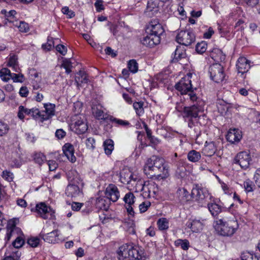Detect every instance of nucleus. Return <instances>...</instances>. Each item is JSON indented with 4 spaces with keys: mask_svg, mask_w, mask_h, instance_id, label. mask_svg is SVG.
<instances>
[{
    "mask_svg": "<svg viewBox=\"0 0 260 260\" xmlns=\"http://www.w3.org/2000/svg\"><path fill=\"white\" fill-rule=\"evenodd\" d=\"M244 187L247 192H251L253 191V188L254 185L253 182L250 180H247L244 182Z\"/></svg>",
    "mask_w": 260,
    "mask_h": 260,
    "instance_id": "obj_54",
    "label": "nucleus"
},
{
    "mask_svg": "<svg viewBox=\"0 0 260 260\" xmlns=\"http://www.w3.org/2000/svg\"><path fill=\"white\" fill-rule=\"evenodd\" d=\"M127 66L129 70L132 73H135L138 71V64L135 60L132 59L129 60Z\"/></svg>",
    "mask_w": 260,
    "mask_h": 260,
    "instance_id": "obj_44",
    "label": "nucleus"
},
{
    "mask_svg": "<svg viewBox=\"0 0 260 260\" xmlns=\"http://www.w3.org/2000/svg\"><path fill=\"white\" fill-rule=\"evenodd\" d=\"M192 73H189L186 76L182 78L176 84L175 88L180 92L181 94L186 95L187 100L190 99V94L195 93L192 90V87L191 81Z\"/></svg>",
    "mask_w": 260,
    "mask_h": 260,
    "instance_id": "obj_6",
    "label": "nucleus"
},
{
    "mask_svg": "<svg viewBox=\"0 0 260 260\" xmlns=\"http://www.w3.org/2000/svg\"><path fill=\"white\" fill-rule=\"evenodd\" d=\"M48 165L49 166V170L53 171L56 169L58 165L55 160H50L48 161Z\"/></svg>",
    "mask_w": 260,
    "mask_h": 260,
    "instance_id": "obj_64",
    "label": "nucleus"
},
{
    "mask_svg": "<svg viewBox=\"0 0 260 260\" xmlns=\"http://www.w3.org/2000/svg\"><path fill=\"white\" fill-rule=\"evenodd\" d=\"M151 203L149 201L143 202L139 205V210L141 213L146 212L149 207H150Z\"/></svg>",
    "mask_w": 260,
    "mask_h": 260,
    "instance_id": "obj_56",
    "label": "nucleus"
},
{
    "mask_svg": "<svg viewBox=\"0 0 260 260\" xmlns=\"http://www.w3.org/2000/svg\"><path fill=\"white\" fill-rule=\"evenodd\" d=\"M44 111H42V121L46 120L52 117L55 114V105L51 103L44 104Z\"/></svg>",
    "mask_w": 260,
    "mask_h": 260,
    "instance_id": "obj_18",
    "label": "nucleus"
},
{
    "mask_svg": "<svg viewBox=\"0 0 260 260\" xmlns=\"http://www.w3.org/2000/svg\"><path fill=\"white\" fill-rule=\"evenodd\" d=\"M141 43L144 46L150 48L154 47L160 42V37L153 36V35L147 34L140 40Z\"/></svg>",
    "mask_w": 260,
    "mask_h": 260,
    "instance_id": "obj_16",
    "label": "nucleus"
},
{
    "mask_svg": "<svg viewBox=\"0 0 260 260\" xmlns=\"http://www.w3.org/2000/svg\"><path fill=\"white\" fill-rule=\"evenodd\" d=\"M110 120L113 122H115L118 125H128L129 124V123L127 121L123 120L121 119H117L116 118H114L113 117H111Z\"/></svg>",
    "mask_w": 260,
    "mask_h": 260,
    "instance_id": "obj_57",
    "label": "nucleus"
},
{
    "mask_svg": "<svg viewBox=\"0 0 260 260\" xmlns=\"http://www.w3.org/2000/svg\"><path fill=\"white\" fill-rule=\"evenodd\" d=\"M177 246H180L183 250H187L189 246V243L187 240L178 239L175 241Z\"/></svg>",
    "mask_w": 260,
    "mask_h": 260,
    "instance_id": "obj_45",
    "label": "nucleus"
},
{
    "mask_svg": "<svg viewBox=\"0 0 260 260\" xmlns=\"http://www.w3.org/2000/svg\"><path fill=\"white\" fill-rule=\"evenodd\" d=\"M207 44L204 41L197 43L196 46V51L200 54L204 53L207 49Z\"/></svg>",
    "mask_w": 260,
    "mask_h": 260,
    "instance_id": "obj_43",
    "label": "nucleus"
},
{
    "mask_svg": "<svg viewBox=\"0 0 260 260\" xmlns=\"http://www.w3.org/2000/svg\"><path fill=\"white\" fill-rule=\"evenodd\" d=\"M54 46V41L51 37H48L47 42L42 45V48L45 51H50Z\"/></svg>",
    "mask_w": 260,
    "mask_h": 260,
    "instance_id": "obj_47",
    "label": "nucleus"
},
{
    "mask_svg": "<svg viewBox=\"0 0 260 260\" xmlns=\"http://www.w3.org/2000/svg\"><path fill=\"white\" fill-rule=\"evenodd\" d=\"M34 158L36 163L38 164L39 165H41L45 159V156L42 153H36L34 154Z\"/></svg>",
    "mask_w": 260,
    "mask_h": 260,
    "instance_id": "obj_49",
    "label": "nucleus"
},
{
    "mask_svg": "<svg viewBox=\"0 0 260 260\" xmlns=\"http://www.w3.org/2000/svg\"><path fill=\"white\" fill-rule=\"evenodd\" d=\"M67 177L69 183L66 189V194L71 198L82 196L84 183L78 173L75 170H71L68 172Z\"/></svg>",
    "mask_w": 260,
    "mask_h": 260,
    "instance_id": "obj_3",
    "label": "nucleus"
},
{
    "mask_svg": "<svg viewBox=\"0 0 260 260\" xmlns=\"http://www.w3.org/2000/svg\"><path fill=\"white\" fill-rule=\"evenodd\" d=\"M241 260H259V258L249 252H244L241 254Z\"/></svg>",
    "mask_w": 260,
    "mask_h": 260,
    "instance_id": "obj_41",
    "label": "nucleus"
},
{
    "mask_svg": "<svg viewBox=\"0 0 260 260\" xmlns=\"http://www.w3.org/2000/svg\"><path fill=\"white\" fill-rule=\"evenodd\" d=\"M169 220L166 218H160L157 221V225L160 231H166L169 228Z\"/></svg>",
    "mask_w": 260,
    "mask_h": 260,
    "instance_id": "obj_34",
    "label": "nucleus"
},
{
    "mask_svg": "<svg viewBox=\"0 0 260 260\" xmlns=\"http://www.w3.org/2000/svg\"><path fill=\"white\" fill-rule=\"evenodd\" d=\"M58 231L54 230L47 234L41 233L40 236L41 238L46 242L49 243H55L57 242L59 239L58 236Z\"/></svg>",
    "mask_w": 260,
    "mask_h": 260,
    "instance_id": "obj_23",
    "label": "nucleus"
},
{
    "mask_svg": "<svg viewBox=\"0 0 260 260\" xmlns=\"http://www.w3.org/2000/svg\"><path fill=\"white\" fill-rule=\"evenodd\" d=\"M11 79H12L15 82H23L24 81V76L22 74L12 73Z\"/></svg>",
    "mask_w": 260,
    "mask_h": 260,
    "instance_id": "obj_52",
    "label": "nucleus"
},
{
    "mask_svg": "<svg viewBox=\"0 0 260 260\" xmlns=\"http://www.w3.org/2000/svg\"><path fill=\"white\" fill-rule=\"evenodd\" d=\"M143 250L138 246L123 245L118 251V260H145Z\"/></svg>",
    "mask_w": 260,
    "mask_h": 260,
    "instance_id": "obj_4",
    "label": "nucleus"
},
{
    "mask_svg": "<svg viewBox=\"0 0 260 260\" xmlns=\"http://www.w3.org/2000/svg\"><path fill=\"white\" fill-rule=\"evenodd\" d=\"M191 197L201 204L205 203L208 199L211 200L212 198L208 189L199 184L193 186L191 190Z\"/></svg>",
    "mask_w": 260,
    "mask_h": 260,
    "instance_id": "obj_7",
    "label": "nucleus"
},
{
    "mask_svg": "<svg viewBox=\"0 0 260 260\" xmlns=\"http://www.w3.org/2000/svg\"><path fill=\"white\" fill-rule=\"evenodd\" d=\"M251 160V158L249 152L241 151L235 157L233 162L239 165L242 169H246L249 167Z\"/></svg>",
    "mask_w": 260,
    "mask_h": 260,
    "instance_id": "obj_10",
    "label": "nucleus"
},
{
    "mask_svg": "<svg viewBox=\"0 0 260 260\" xmlns=\"http://www.w3.org/2000/svg\"><path fill=\"white\" fill-rule=\"evenodd\" d=\"M144 181L137 178H132L127 184L129 190L136 192L141 191L144 189Z\"/></svg>",
    "mask_w": 260,
    "mask_h": 260,
    "instance_id": "obj_17",
    "label": "nucleus"
},
{
    "mask_svg": "<svg viewBox=\"0 0 260 260\" xmlns=\"http://www.w3.org/2000/svg\"><path fill=\"white\" fill-rule=\"evenodd\" d=\"M78 74L79 75V76L75 78V81L78 84H79V83L81 84L87 83L88 82V79L87 78V76L84 72L80 71L78 73Z\"/></svg>",
    "mask_w": 260,
    "mask_h": 260,
    "instance_id": "obj_37",
    "label": "nucleus"
},
{
    "mask_svg": "<svg viewBox=\"0 0 260 260\" xmlns=\"http://www.w3.org/2000/svg\"><path fill=\"white\" fill-rule=\"evenodd\" d=\"M105 194L107 199L113 202L117 201L120 197V193L117 186L110 184L106 188Z\"/></svg>",
    "mask_w": 260,
    "mask_h": 260,
    "instance_id": "obj_14",
    "label": "nucleus"
},
{
    "mask_svg": "<svg viewBox=\"0 0 260 260\" xmlns=\"http://www.w3.org/2000/svg\"><path fill=\"white\" fill-rule=\"evenodd\" d=\"M27 242L31 247H37L40 243V239L37 237H31L28 239Z\"/></svg>",
    "mask_w": 260,
    "mask_h": 260,
    "instance_id": "obj_51",
    "label": "nucleus"
},
{
    "mask_svg": "<svg viewBox=\"0 0 260 260\" xmlns=\"http://www.w3.org/2000/svg\"><path fill=\"white\" fill-rule=\"evenodd\" d=\"M12 73L7 68H3L0 71V77L4 81H8L11 79Z\"/></svg>",
    "mask_w": 260,
    "mask_h": 260,
    "instance_id": "obj_36",
    "label": "nucleus"
},
{
    "mask_svg": "<svg viewBox=\"0 0 260 260\" xmlns=\"http://www.w3.org/2000/svg\"><path fill=\"white\" fill-rule=\"evenodd\" d=\"M2 177L7 181L11 182L13 181L14 175L11 172L8 170H5L3 172Z\"/></svg>",
    "mask_w": 260,
    "mask_h": 260,
    "instance_id": "obj_53",
    "label": "nucleus"
},
{
    "mask_svg": "<svg viewBox=\"0 0 260 260\" xmlns=\"http://www.w3.org/2000/svg\"><path fill=\"white\" fill-rule=\"evenodd\" d=\"M62 150L69 160L72 162L76 161V158L74 155V148L72 144L69 143L65 144L62 147Z\"/></svg>",
    "mask_w": 260,
    "mask_h": 260,
    "instance_id": "obj_22",
    "label": "nucleus"
},
{
    "mask_svg": "<svg viewBox=\"0 0 260 260\" xmlns=\"http://www.w3.org/2000/svg\"><path fill=\"white\" fill-rule=\"evenodd\" d=\"M185 55V53L184 50L182 49L181 47H177L174 52V57L173 59V61H178L181 58H184Z\"/></svg>",
    "mask_w": 260,
    "mask_h": 260,
    "instance_id": "obj_35",
    "label": "nucleus"
},
{
    "mask_svg": "<svg viewBox=\"0 0 260 260\" xmlns=\"http://www.w3.org/2000/svg\"><path fill=\"white\" fill-rule=\"evenodd\" d=\"M238 228L237 221L234 220L224 221L223 219H219L217 221L216 230L223 236H232Z\"/></svg>",
    "mask_w": 260,
    "mask_h": 260,
    "instance_id": "obj_5",
    "label": "nucleus"
},
{
    "mask_svg": "<svg viewBox=\"0 0 260 260\" xmlns=\"http://www.w3.org/2000/svg\"><path fill=\"white\" fill-rule=\"evenodd\" d=\"M61 11L64 14L68 15L70 18H72L75 16V13L70 10L68 7L62 8Z\"/></svg>",
    "mask_w": 260,
    "mask_h": 260,
    "instance_id": "obj_60",
    "label": "nucleus"
},
{
    "mask_svg": "<svg viewBox=\"0 0 260 260\" xmlns=\"http://www.w3.org/2000/svg\"><path fill=\"white\" fill-rule=\"evenodd\" d=\"M103 147L105 153L110 155L114 149V142L111 139H107L104 142Z\"/></svg>",
    "mask_w": 260,
    "mask_h": 260,
    "instance_id": "obj_33",
    "label": "nucleus"
},
{
    "mask_svg": "<svg viewBox=\"0 0 260 260\" xmlns=\"http://www.w3.org/2000/svg\"><path fill=\"white\" fill-rule=\"evenodd\" d=\"M24 114L27 115H31V109H27L25 108L23 106H20L19 107V111L18 112V117L21 120H23L24 118Z\"/></svg>",
    "mask_w": 260,
    "mask_h": 260,
    "instance_id": "obj_38",
    "label": "nucleus"
},
{
    "mask_svg": "<svg viewBox=\"0 0 260 260\" xmlns=\"http://www.w3.org/2000/svg\"><path fill=\"white\" fill-rule=\"evenodd\" d=\"M132 178V173L128 170H123L120 173V180L123 184L127 185Z\"/></svg>",
    "mask_w": 260,
    "mask_h": 260,
    "instance_id": "obj_28",
    "label": "nucleus"
},
{
    "mask_svg": "<svg viewBox=\"0 0 260 260\" xmlns=\"http://www.w3.org/2000/svg\"><path fill=\"white\" fill-rule=\"evenodd\" d=\"M36 209L38 214L44 219H51L54 216V211L44 203L37 204Z\"/></svg>",
    "mask_w": 260,
    "mask_h": 260,
    "instance_id": "obj_12",
    "label": "nucleus"
},
{
    "mask_svg": "<svg viewBox=\"0 0 260 260\" xmlns=\"http://www.w3.org/2000/svg\"><path fill=\"white\" fill-rule=\"evenodd\" d=\"M201 158L200 153L195 150H192L188 152L187 154L188 159L192 162L198 161Z\"/></svg>",
    "mask_w": 260,
    "mask_h": 260,
    "instance_id": "obj_32",
    "label": "nucleus"
},
{
    "mask_svg": "<svg viewBox=\"0 0 260 260\" xmlns=\"http://www.w3.org/2000/svg\"><path fill=\"white\" fill-rule=\"evenodd\" d=\"M144 172L150 177H154L157 179H165L169 176L168 167L165 164V159L155 155L147 159Z\"/></svg>",
    "mask_w": 260,
    "mask_h": 260,
    "instance_id": "obj_2",
    "label": "nucleus"
},
{
    "mask_svg": "<svg viewBox=\"0 0 260 260\" xmlns=\"http://www.w3.org/2000/svg\"><path fill=\"white\" fill-rule=\"evenodd\" d=\"M92 112L93 115L98 119H105L107 118L106 114H104L102 106L100 105L92 106Z\"/></svg>",
    "mask_w": 260,
    "mask_h": 260,
    "instance_id": "obj_25",
    "label": "nucleus"
},
{
    "mask_svg": "<svg viewBox=\"0 0 260 260\" xmlns=\"http://www.w3.org/2000/svg\"><path fill=\"white\" fill-rule=\"evenodd\" d=\"M164 31L162 26L157 20L151 21L146 29L147 34H152L153 36L157 37H160Z\"/></svg>",
    "mask_w": 260,
    "mask_h": 260,
    "instance_id": "obj_13",
    "label": "nucleus"
},
{
    "mask_svg": "<svg viewBox=\"0 0 260 260\" xmlns=\"http://www.w3.org/2000/svg\"><path fill=\"white\" fill-rule=\"evenodd\" d=\"M85 143L88 148L93 149L94 148L95 140L93 138L91 137L87 138L86 140Z\"/></svg>",
    "mask_w": 260,
    "mask_h": 260,
    "instance_id": "obj_61",
    "label": "nucleus"
},
{
    "mask_svg": "<svg viewBox=\"0 0 260 260\" xmlns=\"http://www.w3.org/2000/svg\"><path fill=\"white\" fill-rule=\"evenodd\" d=\"M9 126L7 123L0 120V136H3L8 133Z\"/></svg>",
    "mask_w": 260,
    "mask_h": 260,
    "instance_id": "obj_46",
    "label": "nucleus"
},
{
    "mask_svg": "<svg viewBox=\"0 0 260 260\" xmlns=\"http://www.w3.org/2000/svg\"><path fill=\"white\" fill-rule=\"evenodd\" d=\"M208 208L214 217L217 216L221 212V207L215 203H208Z\"/></svg>",
    "mask_w": 260,
    "mask_h": 260,
    "instance_id": "obj_30",
    "label": "nucleus"
},
{
    "mask_svg": "<svg viewBox=\"0 0 260 260\" xmlns=\"http://www.w3.org/2000/svg\"><path fill=\"white\" fill-rule=\"evenodd\" d=\"M95 205L96 208L107 211L109 208V200L107 199L99 197L96 199Z\"/></svg>",
    "mask_w": 260,
    "mask_h": 260,
    "instance_id": "obj_26",
    "label": "nucleus"
},
{
    "mask_svg": "<svg viewBox=\"0 0 260 260\" xmlns=\"http://www.w3.org/2000/svg\"><path fill=\"white\" fill-rule=\"evenodd\" d=\"M74 132L77 134L85 133L88 129L87 122L84 118L79 117L74 123L72 124Z\"/></svg>",
    "mask_w": 260,
    "mask_h": 260,
    "instance_id": "obj_15",
    "label": "nucleus"
},
{
    "mask_svg": "<svg viewBox=\"0 0 260 260\" xmlns=\"http://www.w3.org/2000/svg\"><path fill=\"white\" fill-rule=\"evenodd\" d=\"M176 40L180 44L189 46L194 43L196 36L191 30H181L177 35Z\"/></svg>",
    "mask_w": 260,
    "mask_h": 260,
    "instance_id": "obj_9",
    "label": "nucleus"
},
{
    "mask_svg": "<svg viewBox=\"0 0 260 260\" xmlns=\"http://www.w3.org/2000/svg\"><path fill=\"white\" fill-rule=\"evenodd\" d=\"M241 138V132L237 129H230L226 135V140L231 143L239 142Z\"/></svg>",
    "mask_w": 260,
    "mask_h": 260,
    "instance_id": "obj_20",
    "label": "nucleus"
},
{
    "mask_svg": "<svg viewBox=\"0 0 260 260\" xmlns=\"http://www.w3.org/2000/svg\"><path fill=\"white\" fill-rule=\"evenodd\" d=\"M135 197L131 192L126 193L123 198L126 205H133L135 203Z\"/></svg>",
    "mask_w": 260,
    "mask_h": 260,
    "instance_id": "obj_39",
    "label": "nucleus"
},
{
    "mask_svg": "<svg viewBox=\"0 0 260 260\" xmlns=\"http://www.w3.org/2000/svg\"><path fill=\"white\" fill-rule=\"evenodd\" d=\"M158 7L156 3L149 1L147 3L146 13H148L149 16L153 15L158 12Z\"/></svg>",
    "mask_w": 260,
    "mask_h": 260,
    "instance_id": "obj_29",
    "label": "nucleus"
},
{
    "mask_svg": "<svg viewBox=\"0 0 260 260\" xmlns=\"http://www.w3.org/2000/svg\"><path fill=\"white\" fill-rule=\"evenodd\" d=\"M193 104L183 108V118L187 122L188 126L198 138L201 136L204 126L207 123L206 116L203 112L204 110L205 102L198 97L196 93L190 94L189 100Z\"/></svg>",
    "mask_w": 260,
    "mask_h": 260,
    "instance_id": "obj_1",
    "label": "nucleus"
},
{
    "mask_svg": "<svg viewBox=\"0 0 260 260\" xmlns=\"http://www.w3.org/2000/svg\"><path fill=\"white\" fill-rule=\"evenodd\" d=\"M211 58L216 62H222L224 60L225 55L222 51L218 49H214L211 53Z\"/></svg>",
    "mask_w": 260,
    "mask_h": 260,
    "instance_id": "obj_27",
    "label": "nucleus"
},
{
    "mask_svg": "<svg viewBox=\"0 0 260 260\" xmlns=\"http://www.w3.org/2000/svg\"><path fill=\"white\" fill-rule=\"evenodd\" d=\"M244 21L242 19H239L235 24V28L238 31H242L244 29Z\"/></svg>",
    "mask_w": 260,
    "mask_h": 260,
    "instance_id": "obj_58",
    "label": "nucleus"
},
{
    "mask_svg": "<svg viewBox=\"0 0 260 260\" xmlns=\"http://www.w3.org/2000/svg\"><path fill=\"white\" fill-rule=\"evenodd\" d=\"M61 67L66 70V73L68 74H70L71 72V69L73 67L72 63L69 59H64L62 61Z\"/></svg>",
    "mask_w": 260,
    "mask_h": 260,
    "instance_id": "obj_42",
    "label": "nucleus"
},
{
    "mask_svg": "<svg viewBox=\"0 0 260 260\" xmlns=\"http://www.w3.org/2000/svg\"><path fill=\"white\" fill-rule=\"evenodd\" d=\"M18 27L19 31L23 32H26L29 30L28 24L23 21L19 22Z\"/></svg>",
    "mask_w": 260,
    "mask_h": 260,
    "instance_id": "obj_55",
    "label": "nucleus"
},
{
    "mask_svg": "<svg viewBox=\"0 0 260 260\" xmlns=\"http://www.w3.org/2000/svg\"><path fill=\"white\" fill-rule=\"evenodd\" d=\"M42 115L43 113H42V111H40L37 108H32L31 109V116L37 119H40L42 121Z\"/></svg>",
    "mask_w": 260,
    "mask_h": 260,
    "instance_id": "obj_50",
    "label": "nucleus"
},
{
    "mask_svg": "<svg viewBox=\"0 0 260 260\" xmlns=\"http://www.w3.org/2000/svg\"><path fill=\"white\" fill-rule=\"evenodd\" d=\"M204 220H202L201 221L199 219H192L189 220L187 222V226L188 228H190L192 232L193 233H199L201 232L204 226Z\"/></svg>",
    "mask_w": 260,
    "mask_h": 260,
    "instance_id": "obj_21",
    "label": "nucleus"
},
{
    "mask_svg": "<svg viewBox=\"0 0 260 260\" xmlns=\"http://www.w3.org/2000/svg\"><path fill=\"white\" fill-rule=\"evenodd\" d=\"M19 94L21 97L26 98L27 96L29 91L26 86H22L19 90Z\"/></svg>",
    "mask_w": 260,
    "mask_h": 260,
    "instance_id": "obj_63",
    "label": "nucleus"
},
{
    "mask_svg": "<svg viewBox=\"0 0 260 260\" xmlns=\"http://www.w3.org/2000/svg\"><path fill=\"white\" fill-rule=\"evenodd\" d=\"M209 73L211 79L216 83L222 82L225 77L223 67L218 63L211 65L209 68Z\"/></svg>",
    "mask_w": 260,
    "mask_h": 260,
    "instance_id": "obj_8",
    "label": "nucleus"
},
{
    "mask_svg": "<svg viewBox=\"0 0 260 260\" xmlns=\"http://www.w3.org/2000/svg\"><path fill=\"white\" fill-rule=\"evenodd\" d=\"M144 103L142 102H135L133 104V107L134 109L135 110V111L136 112V114L138 116L142 115L144 112Z\"/></svg>",
    "mask_w": 260,
    "mask_h": 260,
    "instance_id": "obj_40",
    "label": "nucleus"
},
{
    "mask_svg": "<svg viewBox=\"0 0 260 260\" xmlns=\"http://www.w3.org/2000/svg\"><path fill=\"white\" fill-rule=\"evenodd\" d=\"M236 67L238 73L242 74L247 73L250 68L249 61L244 57L239 58Z\"/></svg>",
    "mask_w": 260,
    "mask_h": 260,
    "instance_id": "obj_19",
    "label": "nucleus"
},
{
    "mask_svg": "<svg viewBox=\"0 0 260 260\" xmlns=\"http://www.w3.org/2000/svg\"><path fill=\"white\" fill-rule=\"evenodd\" d=\"M216 150V146L214 142H206L203 149V153L206 156H211L214 154Z\"/></svg>",
    "mask_w": 260,
    "mask_h": 260,
    "instance_id": "obj_24",
    "label": "nucleus"
},
{
    "mask_svg": "<svg viewBox=\"0 0 260 260\" xmlns=\"http://www.w3.org/2000/svg\"><path fill=\"white\" fill-rule=\"evenodd\" d=\"M254 180L255 184L260 188V169L256 170L254 175Z\"/></svg>",
    "mask_w": 260,
    "mask_h": 260,
    "instance_id": "obj_62",
    "label": "nucleus"
},
{
    "mask_svg": "<svg viewBox=\"0 0 260 260\" xmlns=\"http://www.w3.org/2000/svg\"><path fill=\"white\" fill-rule=\"evenodd\" d=\"M56 50L59 52L61 55H65L67 52V48L63 45L59 44L56 47Z\"/></svg>",
    "mask_w": 260,
    "mask_h": 260,
    "instance_id": "obj_59",
    "label": "nucleus"
},
{
    "mask_svg": "<svg viewBox=\"0 0 260 260\" xmlns=\"http://www.w3.org/2000/svg\"><path fill=\"white\" fill-rule=\"evenodd\" d=\"M17 59L18 58L16 55L10 56L7 66L12 68L14 71L19 73L20 69L18 65Z\"/></svg>",
    "mask_w": 260,
    "mask_h": 260,
    "instance_id": "obj_31",
    "label": "nucleus"
},
{
    "mask_svg": "<svg viewBox=\"0 0 260 260\" xmlns=\"http://www.w3.org/2000/svg\"><path fill=\"white\" fill-rule=\"evenodd\" d=\"M24 241L21 235H18L15 240L13 242L12 244L13 246L16 248L21 247L24 244Z\"/></svg>",
    "mask_w": 260,
    "mask_h": 260,
    "instance_id": "obj_48",
    "label": "nucleus"
},
{
    "mask_svg": "<svg viewBox=\"0 0 260 260\" xmlns=\"http://www.w3.org/2000/svg\"><path fill=\"white\" fill-rule=\"evenodd\" d=\"M7 233L5 239L9 241L12 237H16L18 235H22L21 230L16 226V219H11L8 222Z\"/></svg>",
    "mask_w": 260,
    "mask_h": 260,
    "instance_id": "obj_11",
    "label": "nucleus"
}]
</instances>
